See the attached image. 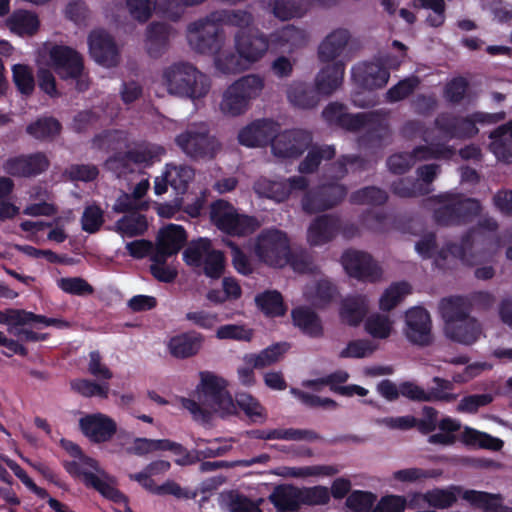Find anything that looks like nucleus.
Segmentation results:
<instances>
[{
  "mask_svg": "<svg viewBox=\"0 0 512 512\" xmlns=\"http://www.w3.org/2000/svg\"><path fill=\"white\" fill-rule=\"evenodd\" d=\"M251 22V15L246 12H215L192 23L187 39L196 52L214 55L220 73L236 74L259 61L270 48L264 36L243 31Z\"/></svg>",
  "mask_w": 512,
  "mask_h": 512,
  "instance_id": "obj_1",
  "label": "nucleus"
},
{
  "mask_svg": "<svg viewBox=\"0 0 512 512\" xmlns=\"http://www.w3.org/2000/svg\"><path fill=\"white\" fill-rule=\"evenodd\" d=\"M194 397L195 399L180 398L179 405L198 422H207L214 416L224 418L237 413L227 381L213 373H201Z\"/></svg>",
  "mask_w": 512,
  "mask_h": 512,
  "instance_id": "obj_2",
  "label": "nucleus"
},
{
  "mask_svg": "<svg viewBox=\"0 0 512 512\" xmlns=\"http://www.w3.org/2000/svg\"><path fill=\"white\" fill-rule=\"evenodd\" d=\"M239 142L247 147H258L271 142L272 152L279 158H293L309 145L310 135L302 130L280 133V126L272 120H256L244 127Z\"/></svg>",
  "mask_w": 512,
  "mask_h": 512,
  "instance_id": "obj_3",
  "label": "nucleus"
},
{
  "mask_svg": "<svg viewBox=\"0 0 512 512\" xmlns=\"http://www.w3.org/2000/svg\"><path fill=\"white\" fill-rule=\"evenodd\" d=\"M39 87L45 93L57 94L53 72L62 79H77L82 75V58L72 48L53 42L43 43L35 58Z\"/></svg>",
  "mask_w": 512,
  "mask_h": 512,
  "instance_id": "obj_4",
  "label": "nucleus"
},
{
  "mask_svg": "<svg viewBox=\"0 0 512 512\" xmlns=\"http://www.w3.org/2000/svg\"><path fill=\"white\" fill-rule=\"evenodd\" d=\"M470 306V302L460 296L443 298L439 303L445 336L464 345L473 344L482 335L479 322L469 315Z\"/></svg>",
  "mask_w": 512,
  "mask_h": 512,
  "instance_id": "obj_5",
  "label": "nucleus"
},
{
  "mask_svg": "<svg viewBox=\"0 0 512 512\" xmlns=\"http://www.w3.org/2000/svg\"><path fill=\"white\" fill-rule=\"evenodd\" d=\"M459 497H462L472 505L482 508L483 512H512V508L501 504L502 500L499 495L475 490H464L462 487L455 485L445 488L434 487L425 492L415 493L413 500H420L427 506L435 509H446L451 507Z\"/></svg>",
  "mask_w": 512,
  "mask_h": 512,
  "instance_id": "obj_6",
  "label": "nucleus"
},
{
  "mask_svg": "<svg viewBox=\"0 0 512 512\" xmlns=\"http://www.w3.org/2000/svg\"><path fill=\"white\" fill-rule=\"evenodd\" d=\"M254 252L259 260L269 266L283 267L290 263L294 271L312 272L313 266L306 256L290 257L287 235L278 229L263 231L257 238Z\"/></svg>",
  "mask_w": 512,
  "mask_h": 512,
  "instance_id": "obj_7",
  "label": "nucleus"
},
{
  "mask_svg": "<svg viewBox=\"0 0 512 512\" xmlns=\"http://www.w3.org/2000/svg\"><path fill=\"white\" fill-rule=\"evenodd\" d=\"M161 84L169 94L190 99L194 103L204 98L211 87L205 74L183 62L166 67L161 75Z\"/></svg>",
  "mask_w": 512,
  "mask_h": 512,
  "instance_id": "obj_8",
  "label": "nucleus"
},
{
  "mask_svg": "<svg viewBox=\"0 0 512 512\" xmlns=\"http://www.w3.org/2000/svg\"><path fill=\"white\" fill-rule=\"evenodd\" d=\"M504 113L486 114L477 112L468 118L461 120H451L443 117L437 120L436 127L425 135V141L429 142L435 149L444 151L445 156L451 154V150L444 147L441 141L451 137H471L478 132L476 124L497 123L504 119Z\"/></svg>",
  "mask_w": 512,
  "mask_h": 512,
  "instance_id": "obj_9",
  "label": "nucleus"
},
{
  "mask_svg": "<svg viewBox=\"0 0 512 512\" xmlns=\"http://www.w3.org/2000/svg\"><path fill=\"white\" fill-rule=\"evenodd\" d=\"M264 88V80L259 75L250 74L229 85L222 94L219 104L221 113L228 117L244 114L251 100L257 98Z\"/></svg>",
  "mask_w": 512,
  "mask_h": 512,
  "instance_id": "obj_10",
  "label": "nucleus"
},
{
  "mask_svg": "<svg viewBox=\"0 0 512 512\" xmlns=\"http://www.w3.org/2000/svg\"><path fill=\"white\" fill-rule=\"evenodd\" d=\"M66 469L72 476L81 479L86 486L93 487L105 498L115 503L125 501V496L116 489L114 480L99 467L94 459L80 456L68 462Z\"/></svg>",
  "mask_w": 512,
  "mask_h": 512,
  "instance_id": "obj_11",
  "label": "nucleus"
},
{
  "mask_svg": "<svg viewBox=\"0 0 512 512\" xmlns=\"http://www.w3.org/2000/svg\"><path fill=\"white\" fill-rule=\"evenodd\" d=\"M185 263L194 268H201L209 278H219L225 268L223 254L215 250L208 239L193 241L183 252Z\"/></svg>",
  "mask_w": 512,
  "mask_h": 512,
  "instance_id": "obj_12",
  "label": "nucleus"
},
{
  "mask_svg": "<svg viewBox=\"0 0 512 512\" xmlns=\"http://www.w3.org/2000/svg\"><path fill=\"white\" fill-rule=\"evenodd\" d=\"M57 323L56 319L35 315L24 310L8 309L0 311V324H6L9 333L17 336L20 340H43L44 335L32 331L28 326L37 328L39 326L56 325Z\"/></svg>",
  "mask_w": 512,
  "mask_h": 512,
  "instance_id": "obj_13",
  "label": "nucleus"
},
{
  "mask_svg": "<svg viewBox=\"0 0 512 512\" xmlns=\"http://www.w3.org/2000/svg\"><path fill=\"white\" fill-rule=\"evenodd\" d=\"M210 216L221 231L235 236L252 233L260 225L255 218L238 213L231 204L223 200L212 204Z\"/></svg>",
  "mask_w": 512,
  "mask_h": 512,
  "instance_id": "obj_14",
  "label": "nucleus"
},
{
  "mask_svg": "<svg viewBox=\"0 0 512 512\" xmlns=\"http://www.w3.org/2000/svg\"><path fill=\"white\" fill-rule=\"evenodd\" d=\"M178 147L190 157L211 156L217 148V142L208 135L203 123L193 124L175 138Z\"/></svg>",
  "mask_w": 512,
  "mask_h": 512,
  "instance_id": "obj_15",
  "label": "nucleus"
},
{
  "mask_svg": "<svg viewBox=\"0 0 512 512\" xmlns=\"http://www.w3.org/2000/svg\"><path fill=\"white\" fill-rule=\"evenodd\" d=\"M165 150L155 144H140L135 146L129 153L123 157L110 158L106 162V167L121 176L128 171H133L131 165H149L159 160L164 155Z\"/></svg>",
  "mask_w": 512,
  "mask_h": 512,
  "instance_id": "obj_16",
  "label": "nucleus"
},
{
  "mask_svg": "<svg viewBox=\"0 0 512 512\" xmlns=\"http://www.w3.org/2000/svg\"><path fill=\"white\" fill-rule=\"evenodd\" d=\"M436 220L442 224L459 222L461 217L476 214L480 205L472 199H460L453 195H443L433 201Z\"/></svg>",
  "mask_w": 512,
  "mask_h": 512,
  "instance_id": "obj_17",
  "label": "nucleus"
},
{
  "mask_svg": "<svg viewBox=\"0 0 512 512\" xmlns=\"http://www.w3.org/2000/svg\"><path fill=\"white\" fill-rule=\"evenodd\" d=\"M403 333L413 344L426 346L432 343V321L429 313L421 307L409 309L405 313Z\"/></svg>",
  "mask_w": 512,
  "mask_h": 512,
  "instance_id": "obj_18",
  "label": "nucleus"
},
{
  "mask_svg": "<svg viewBox=\"0 0 512 512\" xmlns=\"http://www.w3.org/2000/svg\"><path fill=\"white\" fill-rule=\"evenodd\" d=\"M128 452L144 456L158 451H171L175 456V462L178 465H190L194 463V457L186 451L180 444L172 442L168 439H148L136 438L128 447Z\"/></svg>",
  "mask_w": 512,
  "mask_h": 512,
  "instance_id": "obj_19",
  "label": "nucleus"
},
{
  "mask_svg": "<svg viewBox=\"0 0 512 512\" xmlns=\"http://www.w3.org/2000/svg\"><path fill=\"white\" fill-rule=\"evenodd\" d=\"M341 261L346 273L359 280L376 281L382 274L378 264L365 252L348 250Z\"/></svg>",
  "mask_w": 512,
  "mask_h": 512,
  "instance_id": "obj_20",
  "label": "nucleus"
},
{
  "mask_svg": "<svg viewBox=\"0 0 512 512\" xmlns=\"http://www.w3.org/2000/svg\"><path fill=\"white\" fill-rule=\"evenodd\" d=\"M193 178L194 170L191 167L183 164H167L162 176L155 179V194H164L167 191V184L176 194H184Z\"/></svg>",
  "mask_w": 512,
  "mask_h": 512,
  "instance_id": "obj_21",
  "label": "nucleus"
},
{
  "mask_svg": "<svg viewBox=\"0 0 512 512\" xmlns=\"http://www.w3.org/2000/svg\"><path fill=\"white\" fill-rule=\"evenodd\" d=\"M435 241L433 235H428L416 244L417 253L423 258H434L436 265L439 267H449L457 260H461L468 265H474L477 261H473L470 257L456 245L449 247L447 250L442 249L437 255L434 253Z\"/></svg>",
  "mask_w": 512,
  "mask_h": 512,
  "instance_id": "obj_22",
  "label": "nucleus"
},
{
  "mask_svg": "<svg viewBox=\"0 0 512 512\" xmlns=\"http://www.w3.org/2000/svg\"><path fill=\"white\" fill-rule=\"evenodd\" d=\"M79 425L82 433L95 443L109 441L117 431L115 420L103 413L85 415Z\"/></svg>",
  "mask_w": 512,
  "mask_h": 512,
  "instance_id": "obj_23",
  "label": "nucleus"
},
{
  "mask_svg": "<svg viewBox=\"0 0 512 512\" xmlns=\"http://www.w3.org/2000/svg\"><path fill=\"white\" fill-rule=\"evenodd\" d=\"M307 185L305 177L299 176L289 181H273L266 177L259 178L254 184V190L260 197H266L276 202L284 201L296 189Z\"/></svg>",
  "mask_w": 512,
  "mask_h": 512,
  "instance_id": "obj_24",
  "label": "nucleus"
},
{
  "mask_svg": "<svg viewBox=\"0 0 512 512\" xmlns=\"http://www.w3.org/2000/svg\"><path fill=\"white\" fill-rule=\"evenodd\" d=\"M91 57L100 65L111 67L119 59L118 48L113 39L103 30H94L88 38Z\"/></svg>",
  "mask_w": 512,
  "mask_h": 512,
  "instance_id": "obj_25",
  "label": "nucleus"
},
{
  "mask_svg": "<svg viewBox=\"0 0 512 512\" xmlns=\"http://www.w3.org/2000/svg\"><path fill=\"white\" fill-rule=\"evenodd\" d=\"M352 77L356 83L368 88L384 86L389 79V71L382 63H359L352 68Z\"/></svg>",
  "mask_w": 512,
  "mask_h": 512,
  "instance_id": "obj_26",
  "label": "nucleus"
},
{
  "mask_svg": "<svg viewBox=\"0 0 512 512\" xmlns=\"http://www.w3.org/2000/svg\"><path fill=\"white\" fill-rule=\"evenodd\" d=\"M346 194V190L338 184L321 187L319 192L309 193L303 200V208L307 212L328 209L338 203Z\"/></svg>",
  "mask_w": 512,
  "mask_h": 512,
  "instance_id": "obj_27",
  "label": "nucleus"
},
{
  "mask_svg": "<svg viewBox=\"0 0 512 512\" xmlns=\"http://www.w3.org/2000/svg\"><path fill=\"white\" fill-rule=\"evenodd\" d=\"M187 235L182 226L169 224L163 227L157 236L156 258L163 255L172 256L177 254L186 242Z\"/></svg>",
  "mask_w": 512,
  "mask_h": 512,
  "instance_id": "obj_28",
  "label": "nucleus"
},
{
  "mask_svg": "<svg viewBox=\"0 0 512 512\" xmlns=\"http://www.w3.org/2000/svg\"><path fill=\"white\" fill-rule=\"evenodd\" d=\"M49 162L45 155L37 153L28 156L10 158L4 165V170L13 176H33L48 168Z\"/></svg>",
  "mask_w": 512,
  "mask_h": 512,
  "instance_id": "obj_29",
  "label": "nucleus"
},
{
  "mask_svg": "<svg viewBox=\"0 0 512 512\" xmlns=\"http://www.w3.org/2000/svg\"><path fill=\"white\" fill-rule=\"evenodd\" d=\"M307 42L304 30L294 26H286L274 32L270 39V49L275 52H291L302 47Z\"/></svg>",
  "mask_w": 512,
  "mask_h": 512,
  "instance_id": "obj_30",
  "label": "nucleus"
},
{
  "mask_svg": "<svg viewBox=\"0 0 512 512\" xmlns=\"http://www.w3.org/2000/svg\"><path fill=\"white\" fill-rule=\"evenodd\" d=\"M350 34L346 29H336L329 33L318 48V56L321 62L330 63L340 57L349 42Z\"/></svg>",
  "mask_w": 512,
  "mask_h": 512,
  "instance_id": "obj_31",
  "label": "nucleus"
},
{
  "mask_svg": "<svg viewBox=\"0 0 512 512\" xmlns=\"http://www.w3.org/2000/svg\"><path fill=\"white\" fill-rule=\"evenodd\" d=\"M324 118L330 123H338L348 129H359L373 121L371 114L351 115L345 112V107L338 103L329 104L323 111Z\"/></svg>",
  "mask_w": 512,
  "mask_h": 512,
  "instance_id": "obj_32",
  "label": "nucleus"
},
{
  "mask_svg": "<svg viewBox=\"0 0 512 512\" xmlns=\"http://www.w3.org/2000/svg\"><path fill=\"white\" fill-rule=\"evenodd\" d=\"M344 64L342 62H333L324 66L318 73L315 86L320 95H330L338 89L344 77Z\"/></svg>",
  "mask_w": 512,
  "mask_h": 512,
  "instance_id": "obj_33",
  "label": "nucleus"
},
{
  "mask_svg": "<svg viewBox=\"0 0 512 512\" xmlns=\"http://www.w3.org/2000/svg\"><path fill=\"white\" fill-rule=\"evenodd\" d=\"M490 151L498 161L512 162V121L498 127L490 134Z\"/></svg>",
  "mask_w": 512,
  "mask_h": 512,
  "instance_id": "obj_34",
  "label": "nucleus"
},
{
  "mask_svg": "<svg viewBox=\"0 0 512 512\" xmlns=\"http://www.w3.org/2000/svg\"><path fill=\"white\" fill-rule=\"evenodd\" d=\"M339 229V221L334 217L323 216L314 220L307 231V241L311 246H321L331 241Z\"/></svg>",
  "mask_w": 512,
  "mask_h": 512,
  "instance_id": "obj_35",
  "label": "nucleus"
},
{
  "mask_svg": "<svg viewBox=\"0 0 512 512\" xmlns=\"http://www.w3.org/2000/svg\"><path fill=\"white\" fill-rule=\"evenodd\" d=\"M428 147H419L415 149L414 155L407 153H400L392 155L388 160V167L394 173H403L406 171L416 159H428L445 156L444 151L435 149L429 142H426Z\"/></svg>",
  "mask_w": 512,
  "mask_h": 512,
  "instance_id": "obj_36",
  "label": "nucleus"
},
{
  "mask_svg": "<svg viewBox=\"0 0 512 512\" xmlns=\"http://www.w3.org/2000/svg\"><path fill=\"white\" fill-rule=\"evenodd\" d=\"M203 340V336L199 333H182L169 340L168 349L176 358H188L198 353Z\"/></svg>",
  "mask_w": 512,
  "mask_h": 512,
  "instance_id": "obj_37",
  "label": "nucleus"
},
{
  "mask_svg": "<svg viewBox=\"0 0 512 512\" xmlns=\"http://www.w3.org/2000/svg\"><path fill=\"white\" fill-rule=\"evenodd\" d=\"M278 512H294L301 506L300 488L292 485H279L269 496Z\"/></svg>",
  "mask_w": 512,
  "mask_h": 512,
  "instance_id": "obj_38",
  "label": "nucleus"
},
{
  "mask_svg": "<svg viewBox=\"0 0 512 512\" xmlns=\"http://www.w3.org/2000/svg\"><path fill=\"white\" fill-rule=\"evenodd\" d=\"M7 28L18 36H32L40 26L38 16L27 10L14 11L6 20Z\"/></svg>",
  "mask_w": 512,
  "mask_h": 512,
  "instance_id": "obj_39",
  "label": "nucleus"
},
{
  "mask_svg": "<svg viewBox=\"0 0 512 512\" xmlns=\"http://www.w3.org/2000/svg\"><path fill=\"white\" fill-rule=\"evenodd\" d=\"M337 472L338 470L335 467L326 465H312L299 467L281 466L271 471V473L276 476L295 479L332 476Z\"/></svg>",
  "mask_w": 512,
  "mask_h": 512,
  "instance_id": "obj_40",
  "label": "nucleus"
},
{
  "mask_svg": "<svg viewBox=\"0 0 512 512\" xmlns=\"http://www.w3.org/2000/svg\"><path fill=\"white\" fill-rule=\"evenodd\" d=\"M290 346L286 342L273 344L259 353H250L244 356V363L261 369L280 361Z\"/></svg>",
  "mask_w": 512,
  "mask_h": 512,
  "instance_id": "obj_41",
  "label": "nucleus"
},
{
  "mask_svg": "<svg viewBox=\"0 0 512 512\" xmlns=\"http://www.w3.org/2000/svg\"><path fill=\"white\" fill-rule=\"evenodd\" d=\"M438 173V166L431 164L425 165L418 169V181L421 182L418 186L410 187V182L401 180L399 183L394 184L393 189L396 194L401 197H409L417 194L428 192V188H423V185L428 186L433 181Z\"/></svg>",
  "mask_w": 512,
  "mask_h": 512,
  "instance_id": "obj_42",
  "label": "nucleus"
},
{
  "mask_svg": "<svg viewBox=\"0 0 512 512\" xmlns=\"http://www.w3.org/2000/svg\"><path fill=\"white\" fill-rule=\"evenodd\" d=\"M443 474L441 469H423L419 467H408L394 471L388 481L392 486L398 484H413L423 482L427 479H438Z\"/></svg>",
  "mask_w": 512,
  "mask_h": 512,
  "instance_id": "obj_43",
  "label": "nucleus"
},
{
  "mask_svg": "<svg viewBox=\"0 0 512 512\" xmlns=\"http://www.w3.org/2000/svg\"><path fill=\"white\" fill-rule=\"evenodd\" d=\"M126 7L132 19L143 23L152 15L154 9L159 8L170 18H175L176 13L167 10L166 0H156L155 5L150 0H126Z\"/></svg>",
  "mask_w": 512,
  "mask_h": 512,
  "instance_id": "obj_44",
  "label": "nucleus"
},
{
  "mask_svg": "<svg viewBox=\"0 0 512 512\" xmlns=\"http://www.w3.org/2000/svg\"><path fill=\"white\" fill-rule=\"evenodd\" d=\"M368 311V300L365 296L358 295L346 298L340 309L341 320L350 325L357 326Z\"/></svg>",
  "mask_w": 512,
  "mask_h": 512,
  "instance_id": "obj_45",
  "label": "nucleus"
},
{
  "mask_svg": "<svg viewBox=\"0 0 512 512\" xmlns=\"http://www.w3.org/2000/svg\"><path fill=\"white\" fill-rule=\"evenodd\" d=\"M255 303L267 317H280L285 315L287 307L282 295L276 290H268L255 297Z\"/></svg>",
  "mask_w": 512,
  "mask_h": 512,
  "instance_id": "obj_46",
  "label": "nucleus"
},
{
  "mask_svg": "<svg viewBox=\"0 0 512 512\" xmlns=\"http://www.w3.org/2000/svg\"><path fill=\"white\" fill-rule=\"evenodd\" d=\"M461 440L469 446L498 451L503 447V441L487 433L465 427L461 432Z\"/></svg>",
  "mask_w": 512,
  "mask_h": 512,
  "instance_id": "obj_47",
  "label": "nucleus"
},
{
  "mask_svg": "<svg viewBox=\"0 0 512 512\" xmlns=\"http://www.w3.org/2000/svg\"><path fill=\"white\" fill-rule=\"evenodd\" d=\"M335 290L327 279L320 278L308 285L304 291V298L314 306H325L334 296Z\"/></svg>",
  "mask_w": 512,
  "mask_h": 512,
  "instance_id": "obj_48",
  "label": "nucleus"
},
{
  "mask_svg": "<svg viewBox=\"0 0 512 512\" xmlns=\"http://www.w3.org/2000/svg\"><path fill=\"white\" fill-rule=\"evenodd\" d=\"M292 319L303 333L309 336H319L322 333V326L318 317L307 308L297 307L292 310Z\"/></svg>",
  "mask_w": 512,
  "mask_h": 512,
  "instance_id": "obj_49",
  "label": "nucleus"
},
{
  "mask_svg": "<svg viewBox=\"0 0 512 512\" xmlns=\"http://www.w3.org/2000/svg\"><path fill=\"white\" fill-rule=\"evenodd\" d=\"M320 94L317 90H308L306 85L301 82H293L288 90L289 101L300 108H310L317 104Z\"/></svg>",
  "mask_w": 512,
  "mask_h": 512,
  "instance_id": "obj_50",
  "label": "nucleus"
},
{
  "mask_svg": "<svg viewBox=\"0 0 512 512\" xmlns=\"http://www.w3.org/2000/svg\"><path fill=\"white\" fill-rule=\"evenodd\" d=\"M257 437L264 440H308L313 441L317 438L316 434L312 431L308 430H298V429H269V430H260L256 432Z\"/></svg>",
  "mask_w": 512,
  "mask_h": 512,
  "instance_id": "obj_51",
  "label": "nucleus"
},
{
  "mask_svg": "<svg viewBox=\"0 0 512 512\" xmlns=\"http://www.w3.org/2000/svg\"><path fill=\"white\" fill-rule=\"evenodd\" d=\"M172 31L164 24H152L149 26L146 37V48L151 55H157L166 45Z\"/></svg>",
  "mask_w": 512,
  "mask_h": 512,
  "instance_id": "obj_52",
  "label": "nucleus"
},
{
  "mask_svg": "<svg viewBox=\"0 0 512 512\" xmlns=\"http://www.w3.org/2000/svg\"><path fill=\"white\" fill-rule=\"evenodd\" d=\"M147 229L145 217L139 213L124 216L116 223V231L123 237H133L143 234Z\"/></svg>",
  "mask_w": 512,
  "mask_h": 512,
  "instance_id": "obj_53",
  "label": "nucleus"
},
{
  "mask_svg": "<svg viewBox=\"0 0 512 512\" xmlns=\"http://www.w3.org/2000/svg\"><path fill=\"white\" fill-rule=\"evenodd\" d=\"M218 340H234L250 342L254 337V330L245 324H225L216 329Z\"/></svg>",
  "mask_w": 512,
  "mask_h": 512,
  "instance_id": "obj_54",
  "label": "nucleus"
},
{
  "mask_svg": "<svg viewBox=\"0 0 512 512\" xmlns=\"http://www.w3.org/2000/svg\"><path fill=\"white\" fill-rule=\"evenodd\" d=\"M235 404L253 422H263L266 419V412L262 405L252 395L247 393L236 394Z\"/></svg>",
  "mask_w": 512,
  "mask_h": 512,
  "instance_id": "obj_55",
  "label": "nucleus"
},
{
  "mask_svg": "<svg viewBox=\"0 0 512 512\" xmlns=\"http://www.w3.org/2000/svg\"><path fill=\"white\" fill-rule=\"evenodd\" d=\"M59 122L52 117H43L30 123L26 131L29 135L36 139H48L59 134Z\"/></svg>",
  "mask_w": 512,
  "mask_h": 512,
  "instance_id": "obj_56",
  "label": "nucleus"
},
{
  "mask_svg": "<svg viewBox=\"0 0 512 512\" xmlns=\"http://www.w3.org/2000/svg\"><path fill=\"white\" fill-rule=\"evenodd\" d=\"M365 330L373 338L385 339L393 330V322L386 315L371 314L365 321Z\"/></svg>",
  "mask_w": 512,
  "mask_h": 512,
  "instance_id": "obj_57",
  "label": "nucleus"
},
{
  "mask_svg": "<svg viewBox=\"0 0 512 512\" xmlns=\"http://www.w3.org/2000/svg\"><path fill=\"white\" fill-rule=\"evenodd\" d=\"M14 183L10 178L0 177V221L14 218L19 214V207L6 200L13 191Z\"/></svg>",
  "mask_w": 512,
  "mask_h": 512,
  "instance_id": "obj_58",
  "label": "nucleus"
},
{
  "mask_svg": "<svg viewBox=\"0 0 512 512\" xmlns=\"http://www.w3.org/2000/svg\"><path fill=\"white\" fill-rule=\"evenodd\" d=\"M410 292L411 288L405 282L392 284L382 294L379 300L380 308L385 311L393 309Z\"/></svg>",
  "mask_w": 512,
  "mask_h": 512,
  "instance_id": "obj_59",
  "label": "nucleus"
},
{
  "mask_svg": "<svg viewBox=\"0 0 512 512\" xmlns=\"http://www.w3.org/2000/svg\"><path fill=\"white\" fill-rule=\"evenodd\" d=\"M460 422L451 417L443 418L439 424L440 432L429 437V442L433 444L450 445L455 441L454 432L460 429Z\"/></svg>",
  "mask_w": 512,
  "mask_h": 512,
  "instance_id": "obj_60",
  "label": "nucleus"
},
{
  "mask_svg": "<svg viewBox=\"0 0 512 512\" xmlns=\"http://www.w3.org/2000/svg\"><path fill=\"white\" fill-rule=\"evenodd\" d=\"M300 493L302 505L320 506L330 501V491L325 486L303 487L300 488Z\"/></svg>",
  "mask_w": 512,
  "mask_h": 512,
  "instance_id": "obj_61",
  "label": "nucleus"
},
{
  "mask_svg": "<svg viewBox=\"0 0 512 512\" xmlns=\"http://www.w3.org/2000/svg\"><path fill=\"white\" fill-rule=\"evenodd\" d=\"M433 383L435 385L427 389L430 402L443 401L449 403L457 399L458 395L452 392L453 384L451 381L435 377Z\"/></svg>",
  "mask_w": 512,
  "mask_h": 512,
  "instance_id": "obj_62",
  "label": "nucleus"
},
{
  "mask_svg": "<svg viewBox=\"0 0 512 512\" xmlns=\"http://www.w3.org/2000/svg\"><path fill=\"white\" fill-rule=\"evenodd\" d=\"M334 154V148L331 146L312 148L305 160L300 164L299 170L301 173L312 172L318 167L322 159H330Z\"/></svg>",
  "mask_w": 512,
  "mask_h": 512,
  "instance_id": "obj_63",
  "label": "nucleus"
},
{
  "mask_svg": "<svg viewBox=\"0 0 512 512\" xmlns=\"http://www.w3.org/2000/svg\"><path fill=\"white\" fill-rule=\"evenodd\" d=\"M407 507V499L402 495L389 494L381 497L372 512H403Z\"/></svg>",
  "mask_w": 512,
  "mask_h": 512,
  "instance_id": "obj_64",
  "label": "nucleus"
}]
</instances>
